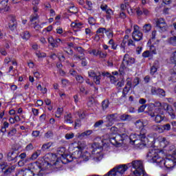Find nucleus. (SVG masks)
<instances>
[{"instance_id":"nucleus-1","label":"nucleus","mask_w":176,"mask_h":176,"mask_svg":"<svg viewBox=\"0 0 176 176\" xmlns=\"http://www.w3.org/2000/svg\"><path fill=\"white\" fill-rule=\"evenodd\" d=\"M110 134L109 135V141L114 145L115 146H119L123 144L124 140L129 138V135L126 133H122V135H116L118 132V128L116 126H112L110 128Z\"/></svg>"},{"instance_id":"nucleus-2","label":"nucleus","mask_w":176,"mask_h":176,"mask_svg":"<svg viewBox=\"0 0 176 176\" xmlns=\"http://www.w3.org/2000/svg\"><path fill=\"white\" fill-rule=\"evenodd\" d=\"M139 138H140V142L139 143L140 146L142 148V146H153L155 145V142L156 139L155 138V133H151L148 135L146 138V129L142 128L140 130V133L139 135H137Z\"/></svg>"},{"instance_id":"nucleus-3","label":"nucleus","mask_w":176,"mask_h":176,"mask_svg":"<svg viewBox=\"0 0 176 176\" xmlns=\"http://www.w3.org/2000/svg\"><path fill=\"white\" fill-rule=\"evenodd\" d=\"M175 163H176V160L175 158H174V153H173L172 158L166 157L164 160H163V158H160L157 164L161 168L164 167V168H166L167 171H171L173 167L175 166Z\"/></svg>"},{"instance_id":"nucleus-4","label":"nucleus","mask_w":176,"mask_h":176,"mask_svg":"<svg viewBox=\"0 0 176 176\" xmlns=\"http://www.w3.org/2000/svg\"><path fill=\"white\" fill-rule=\"evenodd\" d=\"M135 62V59L131 57L129 54H126L124 56L122 63H121L119 69L120 75H124V72L127 71V67L133 65Z\"/></svg>"},{"instance_id":"nucleus-5","label":"nucleus","mask_w":176,"mask_h":176,"mask_svg":"<svg viewBox=\"0 0 176 176\" xmlns=\"http://www.w3.org/2000/svg\"><path fill=\"white\" fill-rule=\"evenodd\" d=\"M129 166H132L133 168H134L133 172L134 176L142 175V173L145 171L144 169V164H142V161H133L131 164H129Z\"/></svg>"},{"instance_id":"nucleus-6","label":"nucleus","mask_w":176,"mask_h":176,"mask_svg":"<svg viewBox=\"0 0 176 176\" xmlns=\"http://www.w3.org/2000/svg\"><path fill=\"white\" fill-rule=\"evenodd\" d=\"M0 167H1V172L3 176H8L14 173L16 166L11 165L10 164L6 162H0Z\"/></svg>"},{"instance_id":"nucleus-7","label":"nucleus","mask_w":176,"mask_h":176,"mask_svg":"<svg viewBox=\"0 0 176 176\" xmlns=\"http://www.w3.org/2000/svg\"><path fill=\"white\" fill-rule=\"evenodd\" d=\"M30 168L34 170V168H35L36 170H37L36 174L37 175H41L42 174V171H45V170H47V168H49V167H50V164L44 160L42 161L41 163H40L39 165L36 164H30Z\"/></svg>"},{"instance_id":"nucleus-8","label":"nucleus","mask_w":176,"mask_h":176,"mask_svg":"<svg viewBox=\"0 0 176 176\" xmlns=\"http://www.w3.org/2000/svg\"><path fill=\"white\" fill-rule=\"evenodd\" d=\"M146 157L148 160H150V162H152L153 163H157V164L159 163L161 159L155 149L149 150L146 155Z\"/></svg>"},{"instance_id":"nucleus-9","label":"nucleus","mask_w":176,"mask_h":176,"mask_svg":"<svg viewBox=\"0 0 176 176\" xmlns=\"http://www.w3.org/2000/svg\"><path fill=\"white\" fill-rule=\"evenodd\" d=\"M156 27L158 28L160 32H166L168 30V25L166 23V20L163 18L156 19Z\"/></svg>"},{"instance_id":"nucleus-10","label":"nucleus","mask_w":176,"mask_h":176,"mask_svg":"<svg viewBox=\"0 0 176 176\" xmlns=\"http://www.w3.org/2000/svg\"><path fill=\"white\" fill-rule=\"evenodd\" d=\"M138 28V25H135L133 26V32H132V38L136 42H140V41H142V38L144 36V34H142V32H140Z\"/></svg>"},{"instance_id":"nucleus-11","label":"nucleus","mask_w":176,"mask_h":176,"mask_svg":"<svg viewBox=\"0 0 176 176\" xmlns=\"http://www.w3.org/2000/svg\"><path fill=\"white\" fill-rule=\"evenodd\" d=\"M8 28L10 31H15L17 30V20H16V16L14 15H9L8 17Z\"/></svg>"},{"instance_id":"nucleus-12","label":"nucleus","mask_w":176,"mask_h":176,"mask_svg":"<svg viewBox=\"0 0 176 176\" xmlns=\"http://www.w3.org/2000/svg\"><path fill=\"white\" fill-rule=\"evenodd\" d=\"M157 110L158 109H155L154 111H150L148 113V115L151 117V118H155V123H160L162 122H163V120H164V117L160 115H159L157 113Z\"/></svg>"},{"instance_id":"nucleus-13","label":"nucleus","mask_w":176,"mask_h":176,"mask_svg":"<svg viewBox=\"0 0 176 176\" xmlns=\"http://www.w3.org/2000/svg\"><path fill=\"white\" fill-rule=\"evenodd\" d=\"M107 124H106V127H111L112 124H113V122L115 120H118V114H109L106 117Z\"/></svg>"},{"instance_id":"nucleus-14","label":"nucleus","mask_w":176,"mask_h":176,"mask_svg":"<svg viewBox=\"0 0 176 176\" xmlns=\"http://www.w3.org/2000/svg\"><path fill=\"white\" fill-rule=\"evenodd\" d=\"M9 0H3L0 2V13H6L10 10V7L8 5Z\"/></svg>"},{"instance_id":"nucleus-15","label":"nucleus","mask_w":176,"mask_h":176,"mask_svg":"<svg viewBox=\"0 0 176 176\" xmlns=\"http://www.w3.org/2000/svg\"><path fill=\"white\" fill-rule=\"evenodd\" d=\"M23 171V176H34L35 175V174H36V173H38V170H36V169L34 168H31V164L29 165V167L28 169H25Z\"/></svg>"},{"instance_id":"nucleus-16","label":"nucleus","mask_w":176,"mask_h":176,"mask_svg":"<svg viewBox=\"0 0 176 176\" xmlns=\"http://www.w3.org/2000/svg\"><path fill=\"white\" fill-rule=\"evenodd\" d=\"M19 157V153L16 151H12L9 152L7 155V159L8 162H17Z\"/></svg>"},{"instance_id":"nucleus-17","label":"nucleus","mask_w":176,"mask_h":176,"mask_svg":"<svg viewBox=\"0 0 176 176\" xmlns=\"http://www.w3.org/2000/svg\"><path fill=\"white\" fill-rule=\"evenodd\" d=\"M74 50H77V52L81 55H74L76 60H85V50H83L82 47H74Z\"/></svg>"},{"instance_id":"nucleus-18","label":"nucleus","mask_w":176,"mask_h":176,"mask_svg":"<svg viewBox=\"0 0 176 176\" xmlns=\"http://www.w3.org/2000/svg\"><path fill=\"white\" fill-rule=\"evenodd\" d=\"M92 133L93 131L87 130L82 133H78V135H76V137L78 140H85V138H87V137H89V135H90Z\"/></svg>"},{"instance_id":"nucleus-19","label":"nucleus","mask_w":176,"mask_h":176,"mask_svg":"<svg viewBox=\"0 0 176 176\" xmlns=\"http://www.w3.org/2000/svg\"><path fill=\"white\" fill-rule=\"evenodd\" d=\"M166 108L165 109L170 115L171 119H175V113H174V109H173V107L168 104H166Z\"/></svg>"},{"instance_id":"nucleus-20","label":"nucleus","mask_w":176,"mask_h":176,"mask_svg":"<svg viewBox=\"0 0 176 176\" xmlns=\"http://www.w3.org/2000/svg\"><path fill=\"white\" fill-rule=\"evenodd\" d=\"M41 155V150H37L35 151L30 158H27L26 161L30 162V160H36Z\"/></svg>"},{"instance_id":"nucleus-21","label":"nucleus","mask_w":176,"mask_h":176,"mask_svg":"<svg viewBox=\"0 0 176 176\" xmlns=\"http://www.w3.org/2000/svg\"><path fill=\"white\" fill-rule=\"evenodd\" d=\"M109 32V30H107V29L104 28H100L97 30L96 34H98L102 38L104 37V33L105 32V34H108Z\"/></svg>"},{"instance_id":"nucleus-22","label":"nucleus","mask_w":176,"mask_h":176,"mask_svg":"<svg viewBox=\"0 0 176 176\" xmlns=\"http://www.w3.org/2000/svg\"><path fill=\"white\" fill-rule=\"evenodd\" d=\"M151 30H152V25H151V23H146L142 28V31L145 34L151 32Z\"/></svg>"},{"instance_id":"nucleus-23","label":"nucleus","mask_w":176,"mask_h":176,"mask_svg":"<svg viewBox=\"0 0 176 176\" xmlns=\"http://www.w3.org/2000/svg\"><path fill=\"white\" fill-rule=\"evenodd\" d=\"M21 36L24 41H28L31 37V34H30V32L25 31L21 34Z\"/></svg>"},{"instance_id":"nucleus-24","label":"nucleus","mask_w":176,"mask_h":176,"mask_svg":"<svg viewBox=\"0 0 176 176\" xmlns=\"http://www.w3.org/2000/svg\"><path fill=\"white\" fill-rule=\"evenodd\" d=\"M57 155H59V156H62V157H65L64 156H65V147L58 148Z\"/></svg>"},{"instance_id":"nucleus-25","label":"nucleus","mask_w":176,"mask_h":176,"mask_svg":"<svg viewBox=\"0 0 176 176\" xmlns=\"http://www.w3.org/2000/svg\"><path fill=\"white\" fill-rule=\"evenodd\" d=\"M64 119L66 123H70V124L74 123V120H72V116H71V114H67L65 116Z\"/></svg>"},{"instance_id":"nucleus-26","label":"nucleus","mask_w":176,"mask_h":176,"mask_svg":"<svg viewBox=\"0 0 176 176\" xmlns=\"http://www.w3.org/2000/svg\"><path fill=\"white\" fill-rule=\"evenodd\" d=\"M112 15H113V11H112V10H111L110 8H108L106 10V19L107 20H110V19H111Z\"/></svg>"},{"instance_id":"nucleus-27","label":"nucleus","mask_w":176,"mask_h":176,"mask_svg":"<svg viewBox=\"0 0 176 176\" xmlns=\"http://www.w3.org/2000/svg\"><path fill=\"white\" fill-rule=\"evenodd\" d=\"M154 129L155 131H157L158 133H164L163 125H155L154 126Z\"/></svg>"},{"instance_id":"nucleus-28","label":"nucleus","mask_w":176,"mask_h":176,"mask_svg":"<svg viewBox=\"0 0 176 176\" xmlns=\"http://www.w3.org/2000/svg\"><path fill=\"white\" fill-rule=\"evenodd\" d=\"M135 126L139 129H142L144 127V122L141 120H138L135 122Z\"/></svg>"},{"instance_id":"nucleus-29","label":"nucleus","mask_w":176,"mask_h":176,"mask_svg":"<svg viewBox=\"0 0 176 176\" xmlns=\"http://www.w3.org/2000/svg\"><path fill=\"white\" fill-rule=\"evenodd\" d=\"M158 141L161 144H164V145H168V141L166 138H163L162 136L158 137Z\"/></svg>"},{"instance_id":"nucleus-30","label":"nucleus","mask_w":176,"mask_h":176,"mask_svg":"<svg viewBox=\"0 0 176 176\" xmlns=\"http://www.w3.org/2000/svg\"><path fill=\"white\" fill-rule=\"evenodd\" d=\"M159 92V87H152L151 89V93L152 96H157Z\"/></svg>"},{"instance_id":"nucleus-31","label":"nucleus","mask_w":176,"mask_h":176,"mask_svg":"<svg viewBox=\"0 0 176 176\" xmlns=\"http://www.w3.org/2000/svg\"><path fill=\"white\" fill-rule=\"evenodd\" d=\"M109 107V100H103L102 102V111H105V109H107V108H108Z\"/></svg>"},{"instance_id":"nucleus-32","label":"nucleus","mask_w":176,"mask_h":176,"mask_svg":"<svg viewBox=\"0 0 176 176\" xmlns=\"http://www.w3.org/2000/svg\"><path fill=\"white\" fill-rule=\"evenodd\" d=\"M157 96H159V97H166V91L162 88H159L158 94Z\"/></svg>"},{"instance_id":"nucleus-33","label":"nucleus","mask_w":176,"mask_h":176,"mask_svg":"<svg viewBox=\"0 0 176 176\" xmlns=\"http://www.w3.org/2000/svg\"><path fill=\"white\" fill-rule=\"evenodd\" d=\"M36 56L38 57V58H45V57H46V53L37 51L36 52Z\"/></svg>"},{"instance_id":"nucleus-34","label":"nucleus","mask_w":176,"mask_h":176,"mask_svg":"<svg viewBox=\"0 0 176 176\" xmlns=\"http://www.w3.org/2000/svg\"><path fill=\"white\" fill-rule=\"evenodd\" d=\"M168 43H170V45H173V46H176V36H173L170 37L168 39Z\"/></svg>"},{"instance_id":"nucleus-35","label":"nucleus","mask_w":176,"mask_h":176,"mask_svg":"<svg viewBox=\"0 0 176 176\" xmlns=\"http://www.w3.org/2000/svg\"><path fill=\"white\" fill-rule=\"evenodd\" d=\"M109 45H111V49L113 50H116V48L118 47V45L115 43V41H113V39L111 38L109 41Z\"/></svg>"},{"instance_id":"nucleus-36","label":"nucleus","mask_w":176,"mask_h":176,"mask_svg":"<svg viewBox=\"0 0 176 176\" xmlns=\"http://www.w3.org/2000/svg\"><path fill=\"white\" fill-rule=\"evenodd\" d=\"M16 133H17V129L15 128H12L8 133V137H13V135H15Z\"/></svg>"},{"instance_id":"nucleus-37","label":"nucleus","mask_w":176,"mask_h":176,"mask_svg":"<svg viewBox=\"0 0 176 176\" xmlns=\"http://www.w3.org/2000/svg\"><path fill=\"white\" fill-rule=\"evenodd\" d=\"M52 145V142L45 143L42 146L41 149L42 151H46V149H49V148H50Z\"/></svg>"},{"instance_id":"nucleus-38","label":"nucleus","mask_w":176,"mask_h":176,"mask_svg":"<svg viewBox=\"0 0 176 176\" xmlns=\"http://www.w3.org/2000/svg\"><path fill=\"white\" fill-rule=\"evenodd\" d=\"M64 52L65 53H67V54H69V56H72V54H74V51L72 50V49H71V47H65L63 49Z\"/></svg>"},{"instance_id":"nucleus-39","label":"nucleus","mask_w":176,"mask_h":176,"mask_svg":"<svg viewBox=\"0 0 176 176\" xmlns=\"http://www.w3.org/2000/svg\"><path fill=\"white\" fill-rule=\"evenodd\" d=\"M78 148L80 151H83V149L86 148V143H85V142H82H82H79Z\"/></svg>"},{"instance_id":"nucleus-40","label":"nucleus","mask_w":176,"mask_h":176,"mask_svg":"<svg viewBox=\"0 0 176 176\" xmlns=\"http://www.w3.org/2000/svg\"><path fill=\"white\" fill-rule=\"evenodd\" d=\"M98 56L100 58H107V56H108V54L107 52H102L99 50Z\"/></svg>"},{"instance_id":"nucleus-41","label":"nucleus","mask_w":176,"mask_h":176,"mask_svg":"<svg viewBox=\"0 0 176 176\" xmlns=\"http://www.w3.org/2000/svg\"><path fill=\"white\" fill-rule=\"evenodd\" d=\"M68 10L69 13H73V14L78 13V8L75 6L70 7Z\"/></svg>"},{"instance_id":"nucleus-42","label":"nucleus","mask_w":176,"mask_h":176,"mask_svg":"<svg viewBox=\"0 0 176 176\" xmlns=\"http://www.w3.org/2000/svg\"><path fill=\"white\" fill-rule=\"evenodd\" d=\"M164 131H170L171 130V125L170 124H166L162 125Z\"/></svg>"},{"instance_id":"nucleus-43","label":"nucleus","mask_w":176,"mask_h":176,"mask_svg":"<svg viewBox=\"0 0 176 176\" xmlns=\"http://www.w3.org/2000/svg\"><path fill=\"white\" fill-rule=\"evenodd\" d=\"M76 80L78 81V83H83V82H85V78H83V76L80 75L76 76Z\"/></svg>"},{"instance_id":"nucleus-44","label":"nucleus","mask_w":176,"mask_h":176,"mask_svg":"<svg viewBox=\"0 0 176 176\" xmlns=\"http://www.w3.org/2000/svg\"><path fill=\"white\" fill-rule=\"evenodd\" d=\"M82 24L81 23H72V27L74 28H82Z\"/></svg>"},{"instance_id":"nucleus-45","label":"nucleus","mask_w":176,"mask_h":176,"mask_svg":"<svg viewBox=\"0 0 176 176\" xmlns=\"http://www.w3.org/2000/svg\"><path fill=\"white\" fill-rule=\"evenodd\" d=\"M101 79V74H99L98 76H96L95 78H94V80L96 83V85H100V80Z\"/></svg>"},{"instance_id":"nucleus-46","label":"nucleus","mask_w":176,"mask_h":176,"mask_svg":"<svg viewBox=\"0 0 176 176\" xmlns=\"http://www.w3.org/2000/svg\"><path fill=\"white\" fill-rule=\"evenodd\" d=\"M74 137H75V134H74V133H67L65 135V138H66V140H72Z\"/></svg>"},{"instance_id":"nucleus-47","label":"nucleus","mask_w":176,"mask_h":176,"mask_svg":"<svg viewBox=\"0 0 176 176\" xmlns=\"http://www.w3.org/2000/svg\"><path fill=\"white\" fill-rule=\"evenodd\" d=\"M126 43H127V41H125L124 39L122 40V42L121 43V45H120V47H121L122 52L126 51Z\"/></svg>"},{"instance_id":"nucleus-48","label":"nucleus","mask_w":176,"mask_h":176,"mask_svg":"<svg viewBox=\"0 0 176 176\" xmlns=\"http://www.w3.org/2000/svg\"><path fill=\"white\" fill-rule=\"evenodd\" d=\"M99 52L100 50H97L96 49L89 51V54H93L94 56H98Z\"/></svg>"},{"instance_id":"nucleus-49","label":"nucleus","mask_w":176,"mask_h":176,"mask_svg":"<svg viewBox=\"0 0 176 176\" xmlns=\"http://www.w3.org/2000/svg\"><path fill=\"white\" fill-rule=\"evenodd\" d=\"M130 118H131V116L128 114H123L120 116L121 120H128V119H130Z\"/></svg>"},{"instance_id":"nucleus-50","label":"nucleus","mask_w":176,"mask_h":176,"mask_svg":"<svg viewBox=\"0 0 176 176\" xmlns=\"http://www.w3.org/2000/svg\"><path fill=\"white\" fill-rule=\"evenodd\" d=\"M45 138H52L53 137V131H48L45 134Z\"/></svg>"},{"instance_id":"nucleus-51","label":"nucleus","mask_w":176,"mask_h":176,"mask_svg":"<svg viewBox=\"0 0 176 176\" xmlns=\"http://www.w3.org/2000/svg\"><path fill=\"white\" fill-rule=\"evenodd\" d=\"M130 91V87H127L126 85L125 87H124L123 91H122V94L123 96H126Z\"/></svg>"},{"instance_id":"nucleus-52","label":"nucleus","mask_w":176,"mask_h":176,"mask_svg":"<svg viewBox=\"0 0 176 176\" xmlns=\"http://www.w3.org/2000/svg\"><path fill=\"white\" fill-rule=\"evenodd\" d=\"M27 159L24 161V160H21L18 162V166H19V167H23V166H24V164H25V163H27Z\"/></svg>"},{"instance_id":"nucleus-53","label":"nucleus","mask_w":176,"mask_h":176,"mask_svg":"<svg viewBox=\"0 0 176 176\" xmlns=\"http://www.w3.org/2000/svg\"><path fill=\"white\" fill-rule=\"evenodd\" d=\"M88 23L91 25H94V24H96V19L93 17H89L88 19Z\"/></svg>"},{"instance_id":"nucleus-54","label":"nucleus","mask_w":176,"mask_h":176,"mask_svg":"<svg viewBox=\"0 0 176 176\" xmlns=\"http://www.w3.org/2000/svg\"><path fill=\"white\" fill-rule=\"evenodd\" d=\"M101 124H104V120H100L99 121H97L94 124V127H100Z\"/></svg>"},{"instance_id":"nucleus-55","label":"nucleus","mask_w":176,"mask_h":176,"mask_svg":"<svg viewBox=\"0 0 176 176\" xmlns=\"http://www.w3.org/2000/svg\"><path fill=\"white\" fill-rule=\"evenodd\" d=\"M137 137V135L133 134V135H131L129 140L131 141V142H132V144H134L135 142V141H137V140H134V138H135Z\"/></svg>"},{"instance_id":"nucleus-56","label":"nucleus","mask_w":176,"mask_h":176,"mask_svg":"<svg viewBox=\"0 0 176 176\" xmlns=\"http://www.w3.org/2000/svg\"><path fill=\"white\" fill-rule=\"evenodd\" d=\"M32 149H34V145H32V143H30L25 147V151H32Z\"/></svg>"},{"instance_id":"nucleus-57","label":"nucleus","mask_w":176,"mask_h":176,"mask_svg":"<svg viewBox=\"0 0 176 176\" xmlns=\"http://www.w3.org/2000/svg\"><path fill=\"white\" fill-rule=\"evenodd\" d=\"M136 14L138 16H142L143 10H142L140 8H136Z\"/></svg>"},{"instance_id":"nucleus-58","label":"nucleus","mask_w":176,"mask_h":176,"mask_svg":"<svg viewBox=\"0 0 176 176\" xmlns=\"http://www.w3.org/2000/svg\"><path fill=\"white\" fill-rule=\"evenodd\" d=\"M145 108H146V104H142L139 107L138 112L139 113L144 112V111H145Z\"/></svg>"},{"instance_id":"nucleus-59","label":"nucleus","mask_w":176,"mask_h":176,"mask_svg":"<svg viewBox=\"0 0 176 176\" xmlns=\"http://www.w3.org/2000/svg\"><path fill=\"white\" fill-rule=\"evenodd\" d=\"M151 105H153L154 107L159 108L162 107V102L159 101H155L154 103L151 104Z\"/></svg>"},{"instance_id":"nucleus-60","label":"nucleus","mask_w":176,"mask_h":176,"mask_svg":"<svg viewBox=\"0 0 176 176\" xmlns=\"http://www.w3.org/2000/svg\"><path fill=\"white\" fill-rule=\"evenodd\" d=\"M142 56L144 58L151 57V52L148 50L145 51L144 52H143Z\"/></svg>"},{"instance_id":"nucleus-61","label":"nucleus","mask_w":176,"mask_h":176,"mask_svg":"<svg viewBox=\"0 0 176 176\" xmlns=\"http://www.w3.org/2000/svg\"><path fill=\"white\" fill-rule=\"evenodd\" d=\"M0 53L2 56H8V52L5 48H0Z\"/></svg>"},{"instance_id":"nucleus-62","label":"nucleus","mask_w":176,"mask_h":176,"mask_svg":"<svg viewBox=\"0 0 176 176\" xmlns=\"http://www.w3.org/2000/svg\"><path fill=\"white\" fill-rule=\"evenodd\" d=\"M157 71V68L155 66H153L151 68V72L150 74H151V75H154L155 73Z\"/></svg>"},{"instance_id":"nucleus-63","label":"nucleus","mask_w":176,"mask_h":176,"mask_svg":"<svg viewBox=\"0 0 176 176\" xmlns=\"http://www.w3.org/2000/svg\"><path fill=\"white\" fill-rule=\"evenodd\" d=\"M40 122H45L46 120V114L43 113L39 117Z\"/></svg>"},{"instance_id":"nucleus-64","label":"nucleus","mask_w":176,"mask_h":176,"mask_svg":"<svg viewBox=\"0 0 176 176\" xmlns=\"http://www.w3.org/2000/svg\"><path fill=\"white\" fill-rule=\"evenodd\" d=\"M39 134H41V131H34L32 133L33 137H39Z\"/></svg>"}]
</instances>
